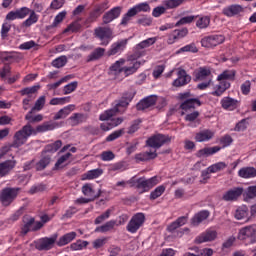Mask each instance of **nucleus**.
<instances>
[{"mask_svg":"<svg viewBox=\"0 0 256 256\" xmlns=\"http://www.w3.org/2000/svg\"><path fill=\"white\" fill-rule=\"evenodd\" d=\"M45 107V96H40L35 102L34 107L31 109L32 111H41Z\"/></svg>","mask_w":256,"mask_h":256,"instance_id":"nucleus-61","label":"nucleus"},{"mask_svg":"<svg viewBox=\"0 0 256 256\" xmlns=\"http://www.w3.org/2000/svg\"><path fill=\"white\" fill-rule=\"evenodd\" d=\"M155 157H157V150H150L135 155L136 161H149L150 159H155Z\"/></svg>","mask_w":256,"mask_h":256,"instance_id":"nucleus-39","label":"nucleus"},{"mask_svg":"<svg viewBox=\"0 0 256 256\" xmlns=\"http://www.w3.org/2000/svg\"><path fill=\"white\" fill-rule=\"evenodd\" d=\"M186 0H165L163 2L164 7L167 9H177V7H181Z\"/></svg>","mask_w":256,"mask_h":256,"instance_id":"nucleus-48","label":"nucleus"},{"mask_svg":"<svg viewBox=\"0 0 256 256\" xmlns=\"http://www.w3.org/2000/svg\"><path fill=\"white\" fill-rule=\"evenodd\" d=\"M127 63L126 59L120 58L110 66V75H120L124 71V65Z\"/></svg>","mask_w":256,"mask_h":256,"instance_id":"nucleus-26","label":"nucleus"},{"mask_svg":"<svg viewBox=\"0 0 256 256\" xmlns=\"http://www.w3.org/2000/svg\"><path fill=\"white\" fill-rule=\"evenodd\" d=\"M55 241H57V234L49 238H41L36 242V249L39 251H49V249H52L53 245H55Z\"/></svg>","mask_w":256,"mask_h":256,"instance_id":"nucleus-14","label":"nucleus"},{"mask_svg":"<svg viewBox=\"0 0 256 256\" xmlns=\"http://www.w3.org/2000/svg\"><path fill=\"white\" fill-rule=\"evenodd\" d=\"M62 145H63V142H61V140H57L53 144L47 145L46 151L48 153H55V152L59 151V149H61Z\"/></svg>","mask_w":256,"mask_h":256,"instance_id":"nucleus-59","label":"nucleus"},{"mask_svg":"<svg viewBox=\"0 0 256 256\" xmlns=\"http://www.w3.org/2000/svg\"><path fill=\"white\" fill-rule=\"evenodd\" d=\"M235 219L243 221V219H249V208L247 206H241L235 211Z\"/></svg>","mask_w":256,"mask_h":256,"instance_id":"nucleus-43","label":"nucleus"},{"mask_svg":"<svg viewBox=\"0 0 256 256\" xmlns=\"http://www.w3.org/2000/svg\"><path fill=\"white\" fill-rule=\"evenodd\" d=\"M224 169H227V163L225 162H217L215 164H212L207 168L206 172H203L202 175L207 179H209V173H219V171H224Z\"/></svg>","mask_w":256,"mask_h":256,"instance_id":"nucleus-27","label":"nucleus"},{"mask_svg":"<svg viewBox=\"0 0 256 256\" xmlns=\"http://www.w3.org/2000/svg\"><path fill=\"white\" fill-rule=\"evenodd\" d=\"M188 221L187 216H181L176 221L168 226V231H175V229H179V227H183Z\"/></svg>","mask_w":256,"mask_h":256,"instance_id":"nucleus-47","label":"nucleus"},{"mask_svg":"<svg viewBox=\"0 0 256 256\" xmlns=\"http://www.w3.org/2000/svg\"><path fill=\"white\" fill-rule=\"evenodd\" d=\"M111 213H113L112 209L106 210L103 214H101L94 220L95 225H101V223L107 221V219L111 217Z\"/></svg>","mask_w":256,"mask_h":256,"instance_id":"nucleus-51","label":"nucleus"},{"mask_svg":"<svg viewBox=\"0 0 256 256\" xmlns=\"http://www.w3.org/2000/svg\"><path fill=\"white\" fill-rule=\"evenodd\" d=\"M117 225V221L115 220H110L108 222H106L105 224L98 226L95 229L96 233H107L108 231H111L112 229H114V227Z\"/></svg>","mask_w":256,"mask_h":256,"instance_id":"nucleus-44","label":"nucleus"},{"mask_svg":"<svg viewBox=\"0 0 256 256\" xmlns=\"http://www.w3.org/2000/svg\"><path fill=\"white\" fill-rule=\"evenodd\" d=\"M103 175L102 169H93L89 170L85 174L82 175V181H91L93 179H98V177H101Z\"/></svg>","mask_w":256,"mask_h":256,"instance_id":"nucleus-37","label":"nucleus"},{"mask_svg":"<svg viewBox=\"0 0 256 256\" xmlns=\"http://www.w3.org/2000/svg\"><path fill=\"white\" fill-rule=\"evenodd\" d=\"M71 97H62V98H52L50 100V105H65V103H70Z\"/></svg>","mask_w":256,"mask_h":256,"instance_id":"nucleus-60","label":"nucleus"},{"mask_svg":"<svg viewBox=\"0 0 256 256\" xmlns=\"http://www.w3.org/2000/svg\"><path fill=\"white\" fill-rule=\"evenodd\" d=\"M144 62L137 61V60H126L124 64V70L123 73L125 77H129V75H133L137 73V70Z\"/></svg>","mask_w":256,"mask_h":256,"instance_id":"nucleus-19","label":"nucleus"},{"mask_svg":"<svg viewBox=\"0 0 256 256\" xmlns=\"http://www.w3.org/2000/svg\"><path fill=\"white\" fill-rule=\"evenodd\" d=\"M67 16V12L66 11H62L60 13H58L55 18L54 21L52 23V25L50 26L52 29L55 27H58L59 24L63 23V19H65V17Z\"/></svg>","mask_w":256,"mask_h":256,"instance_id":"nucleus-53","label":"nucleus"},{"mask_svg":"<svg viewBox=\"0 0 256 256\" xmlns=\"http://www.w3.org/2000/svg\"><path fill=\"white\" fill-rule=\"evenodd\" d=\"M29 11V17L23 22L24 27H31V25H35L39 21V16L35 13V10L29 9Z\"/></svg>","mask_w":256,"mask_h":256,"instance_id":"nucleus-45","label":"nucleus"},{"mask_svg":"<svg viewBox=\"0 0 256 256\" xmlns=\"http://www.w3.org/2000/svg\"><path fill=\"white\" fill-rule=\"evenodd\" d=\"M49 163H51V157L46 156L42 158L38 163H36V171H43Z\"/></svg>","mask_w":256,"mask_h":256,"instance_id":"nucleus-57","label":"nucleus"},{"mask_svg":"<svg viewBox=\"0 0 256 256\" xmlns=\"http://www.w3.org/2000/svg\"><path fill=\"white\" fill-rule=\"evenodd\" d=\"M157 103V96H148L144 98L137 104L138 111H145V109H149V107H153Z\"/></svg>","mask_w":256,"mask_h":256,"instance_id":"nucleus-24","label":"nucleus"},{"mask_svg":"<svg viewBox=\"0 0 256 256\" xmlns=\"http://www.w3.org/2000/svg\"><path fill=\"white\" fill-rule=\"evenodd\" d=\"M191 97V93L185 92L179 94V99L182 101L185 100L181 104L182 111H189V109H195V107H201V101L197 98H189Z\"/></svg>","mask_w":256,"mask_h":256,"instance_id":"nucleus-6","label":"nucleus"},{"mask_svg":"<svg viewBox=\"0 0 256 256\" xmlns=\"http://www.w3.org/2000/svg\"><path fill=\"white\" fill-rule=\"evenodd\" d=\"M3 151H7V147L2 148V152L0 153V159H3ZM17 162L15 160H7L5 162L0 163V177H5V175H9V172L15 168Z\"/></svg>","mask_w":256,"mask_h":256,"instance_id":"nucleus-16","label":"nucleus"},{"mask_svg":"<svg viewBox=\"0 0 256 256\" xmlns=\"http://www.w3.org/2000/svg\"><path fill=\"white\" fill-rule=\"evenodd\" d=\"M19 194V188H6L2 191L0 201L5 207L11 205L13 200Z\"/></svg>","mask_w":256,"mask_h":256,"instance_id":"nucleus-11","label":"nucleus"},{"mask_svg":"<svg viewBox=\"0 0 256 256\" xmlns=\"http://www.w3.org/2000/svg\"><path fill=\"white\" fill-rule=\"evenodd\" d=\"M217 239V231L213 229H207L205 232L198 235L195 239V243H209Z\"/></svg>","mask_w":256,"mask_h":256,"instance_id":"nucleus-18","label":"nucleus"},{"mask_svg":"<svg viewBox=\"0 0 256 256\" xmlns=\"http://www.w3.org/2000/svg\"><path fill=\"white\" fill-rule=\"evenodd\" d=\"M53 129H57L56 122L43 123L42 125L37 126L36 129L33 128V126L30 124H27L14 134L12 147H21L27 143V139H29L31 135H37V133H45V131H53Z\"/></svg>","mask_w":256,"mask_h":256,"instance_id":"nucleus-1","label":"nucleus"},{"mask_svg":"<svg viewBox=\"0 0 256 256\" xmlns=\"http://www.w3.org/2000/svg\"><path fill=\"white\" fill-rule=\"evenodd\" d=\"M38 89H41L40 85H35L32 87L24 88L20 91L21 95H28V97H33L34 93L37 92Z\"/></svg>","mask_w":256,"mask_h":256,"instance_id":"nucleus-54","label":"nucleus"},{"mask_svg":"<svg viewBox=\"0 0 256 256\" xmlns=\"http://www.w3.org/2000/svg\"><path fill=\"white\" fill-rule=\"evenodd\" d=\"M221 105L226 111H235L239 107V101L231 97H224L221 100Z\"/></svg>","mask_w":256,"mask_h":256,"instance_id":"nucleus-25","label":"nucleus"},{"mask_svg":"<svg viewBox=\"0 0 256 256\" xmlns=\"http://www.w3.org/2000/svg\"><path fill=\"white\" fill-rule=\"evenodd\" d=\"M75 89H77V82H71V83L67 84L66 86H64L63 93H64V95H69V94L73 93V91H75Z\"/></svg>","mask_w":256,"mask_h":256,"instance_id":"nucleus-62","label":"nucleus"},{"mask_svg":"<svg viewBox=\"0 0 256 256\" xmlns=\"http://www.w3.org/2000/svg\"><path fill=\"white\" fill-rule=\"evenodd\" d=\"M127 48V39L118 40L117 42H114L110 49L107 52L108 57H111L113 55H121L125 49Z\"/></svg>","mask_w":256,"mask_h":256,"instance_id":"nucleus-17","label":"nucleus"},{"mask_svg":"<svg viewBox=\"0 0 256 256\" xmlns=\"http://www.w3.org/2000/svg\"><path fill=\"white\" fill-rule=\"evenodd\" d=\"M144 223H145V214L137 213L129 221L127 225V231L129 233H137V231H139V228H141Z\"/></svg>","mask_w":256,"mask_h":256,"instance_id":"nucleus-9","label":"nucleus"},{"mask_svg":"<svg viewBox=\"0 0 256 256\" xmlns=\"http://www.w3.org/2000/svg\"><path fill=\"white\" fill-rule=\"evenodd\" d=\"M225 41V36L223 35H211L206 36L201 40L202 47H206L207 49H212V47H217V45H221Z\"/></svg>","mask_w":256,"mask_h":256,"instance_id":"nucleus-12","label":"nucleus"},{"mask_svg":"<svg viewBox=\"0 0 256 256\" xmlns=\"http://www.w3.org/2000/svg\"><path fill=\"white\" fill-rule=\"evenodd\" d=\"M33 111L34 110H31L26 114L25 116L26 121H28L29 123H39V121H43V115L37 114L33 116Z\"/></svg>","mask_w":256,"mask_h":256,"instance_id":"nucleus-50","label":"nucleus"},{"mask_svg":"<svg viewBox=\"0 0 256 256\" xmlns=\"http://www.w3.org/2000/svg\"><path fill=\"white\" fill-rule=\"evenodd\" d=\"M75 111V105L70 104L64 108H62L59 112H57L54 116L55 120L65 119L68 115H71V112Z\"/></svg>","mask_w":256,"mask_h":256,"instance_id":"nucleus-38","label":"nucleus"},{"mask_svg":"<svg viewBox=\"0 0 256 256\" xmlns=\"http://www.w3.org/2000/svg\"><path fill=\"white\" fill-rule=\"evenodd\" d=\"M109 7V0L96 4L93 11L94 17H100L103 15V13H105V11H107V9H109Z\"/></svg>","mask_w":256,"mask_h":256,"instance_id":"nucleus-41","label":"nucleus"},{"mask_svg":"<svg viewBox=\"0 0 256 256\" xmlns=\"http://www.w3.org/2000/svg\"><path fill=\"white\" fill-rule=\"evenodd\" d=\"M238 239H240V241L250 239L251 243H256V226H247L240 229Z\"/></svg>","mask_w":256,"mask_h":256,"instance_id":"nucleus-13","label":"nucleus"},{"mask_svg":"<svg viewBox=\"0 0 256 256\" xmlns=\"http://www.w3.org/2000/svg\"><path fill=\"white\" fill-rule=\"evenodd\" d=\"M88 245H89V242L78 240L75 243H72L70 247L72 251H81L85 249V247H87Z\"/></svg>","mask_w":256,"mask_h":256,"instance_id":"nucleus-55","label":"nucleus"},{"mask_svg":"<svg viewBox=\"0 0 256 256\" xmlns=\"http://www.w3.org/2000/svg\"><path fill=\"white\" fill-rule=\"evenodd\" d=\"M151 12V6L147 2H142L139 4L134 5L130 8L127 13L123 16L121 24L127 25L129 21H131V17H135L138 13H149Z\"/></svg>","mask_w":256,"mask_h":256,"instance_id":"nucleus-5","label":"nucleus"},{"mask_svg":"<svg viewBox=\"0 0 256 256\" xmlns=\"http://www.w3.org/2000/svg\"><path fill=\"white\" fill-rule=\"evenodd\" d=\"M119 15H121V7L117 6L112 8L110 11L106 12L102 17L104 25H107L112 21H115V19H117Z\"/></svg>","mask_w":256,"mask_h":256,"instance_id":"nucleus-21","label":"nucleus"},{"mask_svg":"<svg viewBox=\"0 0 256 256\" xmlns=\"http://www.w3.org/2000/svg\"><path fill=\"white\" fill-rule=\"evenodd\" d=\"M246 199H255L256 197V186H250L244 193Z\"/></svg>","mask_w":256,"mask_h":256,"instance_id":"nucleus-63","label":"nucleus"},{"mask_svg":"<svg viewBox=\"0 0 256 256\" xmlns=\"http://www.w3.org/2000/svg\"><path fill=\"white\" fill-rule=\"evenodd\" d=\"M209 211L202 210L194 215V217L191 220V223L193 227H197L203 223V221H206V219H209Z\"/></svg>","mask_w":256,"mask_h":256,"instance_id":"nucleus-28","label":"nucleus"},{"mask_svg":"<svg viewBox=\"0 0 256 256\" xmlns=\"http://www.w3.org/2000/svg\"><path fill=\"white\" fill-rule=\"evenodd\" d=\"M171 141V137L163 134H157L155 136L150 137L146 141V145L148 147H152V149H159L165 145V143H169Z\"/></svg>","mask_w":256,"mask_h":256,"instance_id":"nucleus-10","label":"nucleus"},{"mask_svg":"<svg viewBox=\"0 0 256 256\" xmlns=\"http://www.w3.org/2000/svg\"><path fill=\"white\" fill-rule=\"evenodd\" d=\"M157 43V37L148 38L134 47V59H139V57H144L145 50L151 45H155Z\"/></svg>","mask_w":256,"mask_h":256,"instance_id":"nucleus-8","label":"nucleus"},{"mask_svg":"<svg viewBox=\"0 0 256 256\" xmlns=\"http://www.w3.org/2000/svg\"><path fill=\"white\" fill-rule=\"evenodd\" d=\"M245 9L241 5H231L223 9L224 15L227 17H235V15H241Z\"/></svg>","mask_w":256,"mask_h":256,"instance_id":"nucleus-29","label":"nucleus"},{"mask_svg":"<svg viewBox=\"0 0 256 256\" xmlns=\"http://www.w3.org/2000/svg\"><path fill=\"white\" fill-rule=\"evenodd\" d=\"M211 24V18L209 16H200L196 21V27L198 29H207Z\"/></svg>","mask_w":256,"mask_h":256,"instance_id":"nucleus-49","label":"nucleus"},{"mask_svg":"<svg viewBox=\"0 0 256 256\" xmlns=\"http://www.w3.org/2000/svg\"><path fill=\"white\" fill-rule=\"evenodd\" d=\"M67 64V57L66 56H60L53 60L52 65L53 67H56V69H61V67H65Z\"/></svg>","mask_w":256,"mask_h":256,"instance_id":"nucleus-58","label":"nucleus"},{"mask_svg":"<svg viewBox=\"0 0 256 256\" xmlns=\"http://www.w3.org/2000/svg\"><path fill=\"white\" fill-rule=\"evenodd\" d=\"M197 51H199L197 49V46L195 45V43H191L188 44L186 46H183L182 48H180L177 53H197Z\"/></svg>","mask_w":256,"mask_h":256,"instance_id":"nucleus-52","label":"nucleus"},{"mask_svg":"<svg viewBox=\"0 0 256 256\" xmlns=\"http://www.w3.org/2000/svg\"><path fill=\"white\" fill-rule=\"evenodd\" d=\"M221 151V147L214 146V147H206L203 149H200L197 152V157H209L211 155H215V153H219Z\"/></svg>","mask_w":256,"mask_h":256,"instance_id":"nucleus-36","label":"nucleus"},{"mask_svg":"<svg viewBox=\"0 0 256 256\" xmlns=\"http://www.w3.org/2000/svg\"><path fill=\"white\" fill-rule=\"evenodd\" d=\"M82 193L85 197H88L87 201H93V199H97V197H99V192L95 189L93 184H85L82 187Z\"/></svg>","mask_w":256,"mask_h":256,"instance_id":"nucleus-22","label":"nucleus"},{"mask_svg":"<svg viewBox=\"0 0 256 256\" xmlns=\"http://www.w3.org/2000/svg\"><path fill=\"white\" fill-rule=\"evenodd\" d=\"M75 237H77V233L69 232L63 235L62 237H60V239L57 241V246L64 247V245H69V243H71V241H73Z\"/></svg>","mask_w":256,"mask_h":256,"instance_id":"nucleus-40","label":"nucleus"},{"mask_svg":"<svg viewBox=\"0 0 256 256\" xmlns=\"http://www.w3.org/2000/svg\"><path fill=\"white\" fill-rule=\"evenodd\" d=\"M161 182V178L154 176L149 179L140 178L137 180V188L143 189L144 191H149L152 187L159 184Z\"/></svg>","mask_w":256,"mask_h":256,"instance_id":"nucleus-15","label":"nucleus"},{"mask_svg":"<svg viewBox=\"0 0 256 256\" xmlns=\"http://www.w3.org/2000/svg\"><path fill=\"white\" fill-rule=\"evenodd\" d=\"M243 195V188H234L229 191H227L223 195L224 201H235L237 198L241 197Z\"/></svg>","mask_w":256,"mask_h":256,"instance_id":"nucleus-30","label":"nucleus"},{"mask_svg":"<svg viewBox=\"0 0 256 256\" xmlns=\"http://www.w3.org/2000/svg\"><path fill=\"white\" fill-rule=\"evenodd\" d=\"M216 81L222 83H229V81H235V70H224L217 76Z\"/></svg>","mask_w":256,"mask_h":256,"instance_id":"nucleus-33","label":"nucleus"},{"mask_svg":"<svg viewBox=\"0 0 256 256\" xmlns=\"http://www.w3.org/2000/svg\"><path fill=\"white\" fill-rule=\"evenodd\" d=\"M238 176L242 179H255L256 168L255 167H243L238 171Z\"/></svg>","mask_w":256,"mask_h":256,"instance_id":"nucleus-31","label":"nucleus"},{"mask_svg":"<svg viewBox=\"0 0 256 256\" xmlns=\"http://www.w3.org/2000/svg\"><path fill=\"white\" fill-rule=\"evenodd\" d=\"M29 8L28 7H22L13 11H10L6 15V21H15L16 19H25L27 15H29Z\"/></svg>","mask_w":256,"mask_h":256,"instance_id":"nucleus-20","label":"nucleus"},{"mask_svg":"<svg viewBox=\"0 0 256 256\" xmlns=\"http://www.w3.org/2000/svg\"><path fill=\"white\" fill-rule=\"evenodd\" d=\"M214 135H215V133L211 130H203V131L196 133L195 141H197L198 143H203L205 141H211V139H213Z\"/></svg>","mask_w":256,"mask_h":256,"instance_id":"nucleus-32","label":"nucleus"},{"mask_svg":"<svg viewBox=\"0 0 256 256\" xmlns=\"http://www.w3.org/2000/svg\"><path fill=\"white\" fill-rule=\"evenodd\" d=\"M167 8L165 6H157L153 9L152 11V15L154 17H161L162 15H164V13H166Z\"/></svg>","mask_w":256,"mask_h":256,"instance_id":"nucleus-64","label":"nucleus"},{"mask_svg":"<svg viewBox=\"0 0 256 256\" xmlns=\"http://www.w3.org/2000/svg\"><path fill=\"white\" fill-rule=\"evenodd\" d=\"M69 163H71V153L67 152L57 160L55 168L63 169V167H66V165H69Z\"/></svg>","mask_w":256,"mask_h":256,"instance_id":"nucleus-42","label":"nucleus"},{"mask_svg":"<svg viewBox=\"0 0 256 256\" xmlns=\"http://www.w3.org/2000/svg\"><path fill=\"white\" fill-rule=\"evenodd\" d=\"M229 87H231L230 82L218 81V84L214 86V91L212 92V95H214L215 97H221V95H223V93H225V91L229 89Z\"/></svg>","mask_w":256,"mask_h":256,"instance_id":"nucleus-34","label":"nucleus"},{"mask_svg":"<svg viewBox=\"0 0 256 256\" xmlns=\"http://www.w3.org/2000/svg\"><path fill=\"white\" fill-rule=\"evenodd\" d=\"M97 39L101 41V45H109L113 39V30L109 27H98L94 31Z\"/></svg>","mask_w":256,"mask_h":256,"instance_id":"nucleus-7","label":"nucleus"},{"mask_svg":"<svg viewBox=\"0 0 256 256\" xmlns=\"http://www.w3.org/2000/svg\"><path fill=\"white\" fill-rule=\"evenodd\" d=\"M41 221L42 222H35V219L31 216H24L23 217V223L24 226L22 227V233L23 235H27L29 231H37V229H41L47 221H49V216L43 215L41 216Z\"/></svg>","mask_w":256,"mask_h":256,"instance_id":"nucleus-4","label":"nucleus"},{"mask_svg":"<svg viewBox=\"0 0 256 256\" xmlns=\"http://www.w3.org/2000/svg\"><path fill=\"white\" fill-rule=\"evenodd\" d=\"M195 81H201V83L197 85V89H200V91L209 89L213 83V69L209 66L198 68L195 71Z\"/></svg>","mask_w":256,"mask_h":256,"instance_id":"nucleus-3","label":"nucleus"},{"mask_svg":"<svg viewBox=\"0 0 256 256\" xmlns=\"http://www.w3.org/2000/svg\"><path fill=\"white\" fill-rule=\"evenodd\" d=\"M103 55H105V49L98 47L90 55H88L87 61L88 63L91 61H97V59H101Z\"/></svg>","mask_w":256,"mask_h":256,"instance_id":"nucleus-46","label":"nucleus"},{"mask_svg":"<svg viewBox=\"0 0 256 256\" xmlns=\"http://www.w3.org/2000/svg\"><path fill=\"white\" fill-rule=\"evenodd\" d=\"M165 189L166 188L164 185L158 186L154 191L151 192L150 199L152 200L159 199V197H161V195L165 193Z\"/></svg>","mask_w":256,"mask_h":256,"instance_id":"nucleus-56","label":"nucleus"},{"mask_svg":"<svg viewBox=\"0 0 256 256\" xmlns=\"http://www.w3.org/2000/svg\"><path fill=\"white\" fill-rule=\"evenodd\" d=\"M191 81V76L187 75L185 70L178 71V79H175L172 83L174 87H183V85H187Z\"/></svg>","mask_w":256,"mask_h":256,"instance_id":"nucleus-23","label":"nucleus"},{"mask_svg":"<svg viewBox=\"0 0 256 256\" xmlns=\"http://www.w3.org/2000/svg\"><path fill=\"white\" fill-rule=\"evenodd\" d=\"M133 97H135L133 92L124 94L121 100L116 104L115 108L107 110L100 115V121H109L113 115H117V113H123V111L127 109L129 103H131L133 100Z\"/></svg>","mask_w":256,"mask_h":256,"instance_id":"nucleus-2","label":"nucleus"},{"mask_svg":"<svg viewBox=\"0 0 256 256\" xmlns=\"http://www.w3.org/2000/svg\"><path fill=\"white\" fill-rule=\"evenodd\" d=\"M187 29H182V30H174L168 38V43L169 45H173L177 39H183V37H187Z\"/></svg>","mask_w":256,"mask_h":256,"instance_id":"nucleus-35","label":"nucleus"}]
</instances>
